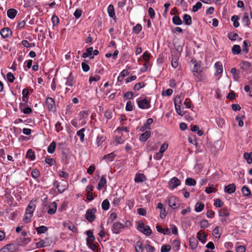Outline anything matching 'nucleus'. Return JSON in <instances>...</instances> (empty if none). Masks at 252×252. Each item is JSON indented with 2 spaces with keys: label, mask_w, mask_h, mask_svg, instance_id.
<instances>
[{
  "label": "nucleus",
  "mask_w": 252,
  "mask_h": 252,
  "mask_svg": "<svg viewBox=\"0 0 252 252\" xmlns=\"http://www.w3.org/2000/svg\"><path fill=\"white\" fill-rule=\"evenodd\" d=\"M35 209V205L34 203L31 201L26 208L25 217L23 219V220L25 223L30 222Z\"/></svg>",
  "instance_id": "nucleus-1"
},
{
  "label": "nucleus",
  "mask_w": 252,
  "mask_h": 252,
  "mask_svg": "<svg viewBox=\"0 0 252 252\" xmlns=\"http://www.w3.org/2000/svg\"><path fill=\"white\" fill-rule=\"evenodd\" d=\"M138 106L141 109H148L151 107V99L147 97H139L136 100Z\"/></svg>",
  "instance_id": "nucleus-2"
},
{
  "label": "nucleus",
  "mask_w": 252,
  "mask_h": 252,
  "mask_svg": "<svg viewBox=\"0 0 252 252\" xmlns=\"http://www.w3.org/2000/svg\"><path fill=\"white\" fill-rule=\"evenodd\" d=\"M175 110L177 114L181 116L185 114L184 111L181 108L182 105V99L180 96H176L174 101Z\"/></svg>",
  "instance_id": "nucleus-3"
},
{
  "label": "nucleus",
  "mask_w": 252,
  "mask_h": 252,
  "mask_svg": "<svg viewBox=\"0 0 252 252\" xmlns=\"http://www.w3.org/2000/svg\"><path fill=\"white\" fill-rule=\"evenodd\" d=\"M137 229L147 236H150L152 233V230L150 227L145 225L143 222H140L139 223Z\"/></svg>",
  "instance_id": "nucleus-4"
},
{
  "label": "nucleus",
  "mask_w": 252,
  "mask_h": 252,
  "mask_svg": "<svg viewBox=\"0 0 252 252\" xmlns=\"http://www.w3.org/2000/svg\"><path fill=\"white\" fill-rule=\"evenodd\" d=\"M96 212V209L93 208L88 209L85 214V218L89 222H93L95 219V214Z\"/></svg>",
  "instance_id": "nucleus-5"
},
{
  "label": "nucleus",
  "mask_w": 252,
  "mask_h": 252,
  "mask_svg": "<svg viewBox=\"0 0 252 252\" xmlns=\"http://www.w3.org/2000/svg\"><path fill=\"white\" fill-rule=\"evenodd\" d=\"M230 215L229 210L226 208H223L219 211V216L220 217V221L225 222L228 217Z\"/></svg>",
  "instance_id": "nucleus-6"
},
{
  "label": "nucleus",
  "mask_w": 252,
  "mask_h": 252,
  "mask_svg": "<svg viewBox=\"0 0 252 252\" xmlns=\"http://www.w3.org/2000/svg\"><path fill=\"white\" fill-rule=\"evenodd\" d=\"M181 184L180 180L177 177L172 178L168 182V188L173 190Z\"/></svg>",
  "instance_id": "nucleus-7"
},
{
  "label": "nucleus",
  "mask_w": 252,
  "mask_h": 252,
  "mask_svg": "<svg viewBox=\"0 0 252 252\" xmlns=\"http://www.w3.org/2000/svg\"><path fill=\"white\" fill-rule=\"evenodd\" d=\"M124 224L121 222L118 221L115 222L112 226V231L113 233L119 234L124 228Z\"/></svg>",
  "instance_id": "nucleus-8"
},
{
  "label": "nucleus",
  "mask_w": 252,
  "mask_h": 252,
  "mask_svg": "<svg viewBox=\"0 0 252 252\" xmlns=\"http://www.w3.org/2000/svg\"><path fill=\"white\" fill-rule=\"evenodd\" d=\"M46 105L49 111L52 112L56 111L55 102L52 97H49L46 98Z\"/></svg>",
  "instance_id": "nucleus-9"
},
{
  "label": "nucleus",
  "mask_w": 252,
  "mask_h": 252,
  "mask_svg": "<svg viewBox=\"0 0 252 252\" xmlns=\"http://www.w3.org/2000/svg\"><path fill=\"white\" fill-rule=\"evenodd\" d=\"M168 205L172 209H176L179 207V200L175 196H171L168 199Z\"/></svg>",
  "instance_id": "nucleus-10"
},
{
  "label": "nucleus",
  "mask_w": 252,
  "mask_h": 252,
  "mask_svg": "<svg viewBox=\"0 0 252 252\" xmlns=\"http://www.w3.org/2000/svg\"><path fill=\"white\" fill-rule=\"evenodd\" d=\"M51 243L49 239L45 238L44 239L41 240L39 242L36 244V249H40L49 246Z\"/></svg>",
  "instance_id": "nucleus-11"
},
{
  "label": "nucleus",
  "mask_w": 252,
  "mask_h": 252,
  "mask_svg": "<svg viewBox=\"0 0 252 252\" xmlns=\"http://www.w3.org/2000/svg\"><path fill=\"white\" fill-rule=\"evenodd\" d=\"M0 252H17L13 244H8L0 250Z\"/></svg>",
  "instance_id": "nucleus-12"
},
{
  "label": "nucleus",
  "mask_w": 252,
  "mask_h": 252,
  "mask_svg": "<svg viewBox=\"0 0 252 252\" xmlns=\"http://www.w3.org/2000/svg\"><path fill=\"white\" fill-rule=\"evenodd\" d=\"M0 34L2 37L3 38H6L12 34V31L8 28H3L1 30Z\"/></svg>",
  "instance_id": "nucleus-13"
},
{
  "label": "nucleus",
  "mask_w": 252,
  "mask_h": 252,
  "mask_svg": "<svg viewBox=\"0 0 252 252\" xmlns=\"http://www.w3.org/2000/svg\"><path fill=\"white\" fill-rule=\"evenodd\" d=\"M19 109L21 112L25 114H30L32 112V109L27 106H25L24 104L21 103L19 104Z\"/></svg>",
  "instance_id": "nucleus-14"
},
{
  "label": "nucleus",
  "mask_w": 252,
  "mask_h": 252,
  "mask_svg": "<svg viewBox=\"0 0 252 252\" xmlns=\"http://www.w3.org/2000/svg\"><path fill=\"white\" fill-rule=\"evenodd\" d=\"M224 191L227 193L231 194L235 192L236 186L234 184H231L224 187Z\"/></svg>",
  "instance_id": "nucleus-15"
},
{
  "label": "nucleus",
  "mask_w": 252,
  "mask_h": 252,
  "mask_svg": "<svg viewBox=\"0 0 252 252\" xmlns=\"http://www.w3.org/2000/svg\"><path fill=\"white\" fill-rule=\"evenodd\" d=\"M71 158V155L69 154H67L64 152L62 154V161L65 165H67L69 163V161Z\"/></svg>",
  "instance_id": "nucleus-16"
},
{
  "label": "nucleus",
  "mask_w": 252,
  "mask_h": 252,
  "mask_svg": "<svg viewBox=\"0 0 252 252\" xmlns=\"http://www.w3.org/2000/svg\"><path fill=\"white\" fill-rule=\"evenodd\" d=\"M106 184V179L105 175H102L98 182L97 189L101 190L103 188H105Z\"/></svg>",
  "instance_id": "nucleus-17"
},
{
  "label": "nucleus",
  "mask_w": 252,
  "mask_h": 252,
  "mask_svg": "<svg viewBox=\"0 0 252 252\" xmlns=\"http://www.w3.org/2000/svg\"><path fill=\"white\" fill-rule=\"evenodd\" d=\"M63 224L64 227H67L69 230L72 231L73 233H78V229L74 224L71 223H66L65 222H63Z\"/></svg>",
  "instance_id": "nucleus-18"
},
{
  "label": "nucleus",
  "mask_w": 252,
  "mask_h": 252,
  "mask_svg": "<svg viewBox=\"0 0 252 252\" xmlns=\"http://www.w3.org/2000/svg\"><path fill=\"white\" fill-rule=\"evenodd\" d=\"M240 65L243 71H246L250 69L251 63L248 61H243L241 62Z\"/></svg>",
  "instance_id": "nucleus-19"
},
{
  "label": "nucleus",
  "mask_w": 252,
  "mask_h": 252,
  "mask_svg": "<svg viewBox=\"0 0 252 252\" xmlns=\"http://www.w3.org/2000/svg\"><path fill=\"white\" fill-rule=\"evenodd\" d=\"M172 59L171 62V64L174 68H176L179 66V63L178 62L179 57L177 56H175L173 55H171Z\"/></svg>",
  "instance_id": "nucleus-20"
},
{
  "label": "nucleus",
  "mask_w": 252,
  "mask_h": 252,
  "mask_svg": "<svg viewBox=\"0 0 252 252\" xmlns=\"http://www.w3.org/2000/svg\"><path fill=\"white\" fill-rule=\"evenodd\" d=\"M230 73L232 75L233 80L235 81H238L240 78V73L235 68H232L230 70Z\"/></svg>",
  "instance_id": "nucleus-21"
},
{
  "label": "nucleus",
  "mask_w": 252,
  "mask_h": 252,
  "mask_svg": "<svg viewBox=\"0 0 252 252\" xmlns=\"http://www.w3.org/2000/svg\"><path fill=\"white\" fill-rule=\"evenodd\" d=\"M57 208V204L55 202H52L49 205V210L48 213L50 215L54 214L56 213Z\"/></svg>",
  "instance_id": "nucleus-22"
},
{
  "label": "nucleus",
  "mask_w": 252,
  "mask_h": 252,
  "mask_svg": "<svg viewBox=\"0 0 252 252\" xmlns=\"http://www.w3.org/2000/svg\"><path fill=\"white\" fill-rule=\"evenodd\" d=\"M242 22L244 26L249 27L251 24V20L249 17V14L248 13H245L242 19Z\"/></svg>",
  "instance_id": "nucleus-23"
},
{
  "label": "nucleus",
  "mask_w": 252,
  "mask_h": 252,
  "mask_svg": "<svg viewBox=\"0 0 252 252\" xmlns=\"http://www.w3.org/2000/svg\"><path fill=\"white\" fill-rule=\"evenodd\" d=\"M153 123V120L152 118H149L147 120L146 123L141 128L140 131H144L146 129H150V125Z\"/></svg>",
  "instance_id": "nucleus-24"
},
{
  "label": "nucleus",
  "mask_w": 252,
  "mask_h": 252,
  "mask_svg": "<svg viewBox=\"0 0 252 252\" xmlns=\"http://www.w3.org/2000/svg\"><path fill=\"white\" fill-rule=\"evenodd\" d=\"M93 51V47H89L86 49V52L82 54V57L86 58L90 57L91 59L94 58V56H92V52Z\"/></svg>",
  "instance_id": "nucleus-25"
},
{
  "label": "nucleus",
  "mask_w": 252,
  "mask_h": 252,
  "mask_svg": "<svg viewBox=\"0 0 252 252\" xmlns=\"http://www.w3.org/2000/svg\"><path fill=\"white\" fill-rule=\"evenodd\" d=\"M206 237L207 236L204 234V233L202 230H200L197 233V239L202 243H205L206 241Z\"/></svg>",
  "instance_id": "nucleus-26"
},
{
  "label": "nucleus",
  "mask_w": 252,
  "mask_h": 252,
  "mask_svg": "<svg viewBox=\"0 0 252 252\" xmlns=\"http://www.w3.org/2000/svg\"><path fill=\"white\" fill-rule=\"evenodd\" d=\"M216 69V73L218 74H221L223 71V66L221 62H218L215 64Z\"/></svg>",
  "instance_id": "nucleus-27"
},
{
  "label": "nucleus",
  "mask_w": 252,
  "mask_h": 252,
  "mask_svg": "<svg viewBox=\"0 0 252 252\" xmlns=\"http://www.w3.org/2000/svg\"><path fill=\"white\" fill-rule=\"evenodd\" d=\"M221 233L220 232V227L216 226L213 230V235L215 239L219 240L221 236Z\"/></svg>",
  "instance_id": "nucleus-28"
},
{
  "label": "nucleus",
  "mask_w": 252,
  "mask_h": 252,
  "mask_svg": "<svg viewBox=\"0 0 252 252\" xmlns=\"http://www.w3.org/2000/svg\"><path fill=\"white\" fill-rule=\"evenodd\" d=\"M75 81L73 76H72L71 73H70L69 76L66 78V82L65 83V85L72 87L75 84Z\"/></svg>",
  "instance_id": "nucleus-29"
},
{
  "label": "nucleus",
  "mask_w": 252,
  "mask_h": 252,
  "mask_svg": "<svg viewBox=\"0 0 252 252\" xmlns=\"http://www.w3.org/2000/svg\"><path fill=\"white\" fill-rule=\"evenodd\" d=\"M151 136L150 131H146L141 134L139 137V140L142 142H145Z\"/></svg>",
  "instance_id": "nucleus-30"
},
{
  "label": "nucleus",
  "mask_w": 252,
  "mask_h": 252,
  "mask_svg": "<svg viewBox=\"0 0 252 252\" xmlns=\"http://www.w3.org/2000/svg\"><path fill=\"white\" fill-rule=\"evenodd\" d=\"M17 13V11L14 8H10L7 11V16L10 19H13L15 17Z\"/></svg>",
  "instance_id": "nucleus-31"
},
{
  "label": "nucleus",
  "mask_w": 252,
  "mask_h": 252,
  "mask_svg": "<svg viewBox=\"0 0 252 252\" xmlns=\"http://www.w3.org/2000/svg\"><path fill=\"white\" fill-rule=\"evenodd\" d=\"M156 229L158 232L164 235L170 234V230L168 228H162L160 225H158L156 226Z\"/></svg>",
  "instance_id": "nucleus-32"
},
{
  "label": "nucleus",
  "mask_w": 252,
  "mask_h": 252,
  "mask_svg": "<svg viewBox=\"0 0 252 252\" xmlns=\"http://www.w3.org/2000/svg\"><path fill=\"white\" fill-rule=\"evenodd\" d=\"M26 157L32 161L34 160L35 159L34 152L32 149L28 150L27 152Z\"/></svg>",
  "instance_id": "nucleus-33"
},
{
  "label": "nucleus",
  "mask_w": 252,
  "mask_h": 252,
  "mask_svg": "<svg viewBox=\"0 0 252 252\" xmlns=\"http://www.w3.org/2000/svg\"><path fill=\"white\" fill-rule=\"evenodd\" d=\"M189 247L192 249H195L197 248L198 245L197 241L194 237L190 238L189 240Z\"/></svg>",
  "instance_id": "nucleus-34"
},
{
  "label": "nucleus",
  "mask_w": 252,
  "mask_h": 252,
  "mask_svg": "<svg viewBox=\"0 0 252 252\" xmlns=\"http://www.w3.org/2000/svg\"><path fill=\"white\" fill-rule=\"evenodd\" d=\"M135 249L136 252H144V246L140 241L136 242L135 245Z\"/></svg>",
  "instance_id": "nucleus-35"
},
{
  "label": "nucleus",
  "mask_w": 252,
  "mask_h": 252,
  "mask_svg": "<svg viewBox=\"0 0 252 252\" xmlns=\"http://www.w3.org/2000/svg\"><path fill=\"white\" fill-rule=\"evenodd\" d=\"M116 155L114 153L105 155L103 156V159H105L107 162H110L113 160Z\"/></svg>",
  "instance_id": "nucleus-36"
},
{
  "label": "nucleus",
  "mask_w": 252,
  "mask_h": 252,
  "mask_svg": "<svg viewBox=\"0 0 252 252\" xmlns=\"http://www.w3.org/2000/svg\"><path fill=\"white\" fill-rule=\"evenodd\" d=\"M183 22L187 25H190L192 23L191 17L189 14H185L183 16Z\"/></svg>",
  "instance_id": "nucleus-37"
},
{
  "label": "nucleus",
  "mask_w": 252,
  "mask_h": 252,
  "mask_svg": "<svg viewBox=\"0 0 252 252\" xmlns=\"http://www.w3.org/2000/svg\"><path fill=\"white\" fill-rule=\"evenodd\" d=\"M145 176L143 174H137L135 176L134 180L136 182L142 183L145 180Z\"/></svg>",
  "instance_id": "nucleus-38"
},
{
  "label": "nucleus",
  "mask_w": 252,
  "mask_h": 252,
  "mask_svg": "<svg viewBox=\"0 0 252 252\" xmlns=\"http://www.w3.org/2000/svg\"><path fill=\"white\" fill-rule=\"evenodd\" d=\"M107 12L110 17L113 18L115 17V12L114 11V6L110 4L107 8Z\"/></svg>",
  "instance_id": "nucleus-39"
},
{
  "label": "nucleus",
  "mask_w": 252,
  "mask_h": 252,
  "mask_svg": "<svg viewBox=\"0 0 252 252\" xmlns=\"http://www.w3.org/2000/svg\"><path fill=\"white\" fill-rule=\"evenodd\" d=\"M243 157L248 164H251L252 163V152L249 153H245Z\"/></svg>",
  "instance_id": "nucleus-40"
},
{
  "label": "nucleus",
  "mask_w": 252,
  "mask_h": 252,
  "mask_svg": "<svg viewBox=\"0 0 252 252\" xmlns=\"http://www.w3.org/2000/svg\"><path fill=\"white\" fill-rule=\"evenodd\" d=\"M85 128H82L81 129H80L79 130H78L76 133L78 137H79L80 140L81 142H83L84 141V136H85L84 132H85Z\"/></svg>",
  "instance_id": "nucleus-41"
},
{
  "label": "nucleus",
  "mask_w": 252,
  "mask_h": 252,
  "mask_svg": "<svg viewBox=\"0 0 252 252\" xmlns=\"http://www.w3.org/2000/svg\"><path fill=\"white\" fill-rule=\"evenodd\" d=\"M56 147V144L54 141H53L50 143L49 146L47 148V151L50 154H52L54 152Z\"/></svg>",
  "instance_id": "nucleus-42"
},
{
  "label": "nucleus",
  "mask_w": 252,
  "mask_h": 252,
  "mask_svg": "<svg viewBox=\"0 0 252 252\" xmlns=\"http://www.w3.org/2000/svg\"><path fill=\"white\" fill-rule=\"evenodd\" d=\"M242 192L243 194L245 196H249L251 194V191L250 189L246 186H244L242 188Z\"/></svg>",
  "instance_id": "nucleus-43"
},
{
  "label": "nucleus",
  "mask_w": 252,
  "mask_h": 252,
  "mask_svg": "<svg viewBox=\"0 0 252 252\" xmlns=\"http://www.w3.org/2000/svg\"><path fill=\"white\" fill-rule=\"evenodd\" d=\"M204 208V205L201 202H197L195 206V211L196 212H200L202 211Z\"/></svg>",
  "instance_id": "nucleus-44"
},
{
  "label": "nucleus",
  "mask_w": 252,
  "mask_h": 252,
  "mask_svg": "<svg viewBox=\"0 0 252 252\" xmlns=\"http://www.w3.org/2000/svg\"><path fill=\"white\" fill-rule=\"evenodd\" d=\"M192 72H202V67L199 63H195L194 64V66L192 68Z\"/></svg>",
  "instance_id": "nucleus-45"
},
{
  "label": "nucleus",
  "mask_w": 252,
  "mask_h": 252,
  "mask_svg": "<svg viewBox=\"0 0 252 252\" xmlns=\"http://www.w3.org/2000/svg\"><path fill=\"white\" fill-rule=\"evenodd\" d=\"M239 17L237 15H233L231 18V20L233 22V25L235 28H237L239 26V23L238 22Z\"/></svg>",
  "instance_id": "nucleus-46"
},
{
  "label": "nucleus",
  "mask_w": 252,
  "mask_h": 252,
  "mask_svg": "<svg viewBox=\"0 0 252 252\" xmlns=\"http://www.w3.org/2000/svg\"><path fill=\"white\" fill-rule=\"evenodd\" d=\"M89 115V112L87 111H81L79 112V117L81 120L86 119Z\"/></svg>",
  "instance_id": "nucleus-47"
},
{
  "label": "nucleus",
  "mask_w": 252,
  "mask_h": 252,
  "mask_svg": "<svg viewBox=\"0 0 252 252\" xmlns=\"http://www.w3.org/2000/svg\"><path fill=\"white\" fill-rule=\"evenodd\" d=\"M36 230L37 233H44L48 230V228L46 226L41 225L39 227H36Z\"/></svg>",
  "instance_id": "nucleus-48"
},
{
  "label": "nucleus",
  "mask_w": 252,
  "mask_h": 252,
  "mask_svg": "<svg viewBox=\"0 0 252 252\" xmlns=\"http://www.w3.org/2000/svg\"><path fill=\"white\" fill-rule=\"evenodd\" d=\"M172 22L176 25H181L182 24V21L178 16H174L172 18Z\"/></svg>",
  "instance_id": "nucleus-49"
},
{
  "label": "nucleus",
  "mask_w": 252,
  "mask_h": 252,
  "mask_svg": "<svg viewBox=\"0 0 252 252\" xmlns=\"http://www.w3.org/2000/svg\"><path fill=\"white\" fill-rule=\"evenodd\" d=\"M232 52L233 54H239L241 52V47L238 45H235L232 48Z\"/></svg>",
  "instance_id": "nucleus-50"
},
{
  "label": "nucleus",
  "mask_w": 252,
  "mask_h": 252,
  "mask_svg": "<svg viewBox=\"0 0 252 252\" xmlns=\"http://www.w3.org/2000/svg\"><path fill=\"white\" fill-rule=\"evenodd\" d=\"M110 203L107 199L103 201L101 204L102 208L104 210H107L109 208Z\"/></svg>",
  "instance_id": "nucleus-51"
},
{
  "label": "nucleus",
  "mask_w": 252,
  "mask_h": 252,
  "mask_svg": "<svg viewBox=\"0 0 252 252\" xmlns=\"http://www.w3.org/2000/svg\"><path fill=\"white\" fill-rule=\"evenodd\" d=\"M186 185L189 186H195L196 181L191 178H188L186 180Z\"/></svg>",
  "instance_id": "nucleus-52"
},
{
  "label": "nucleus",
  "mask_w": 252,
  "mask_h": 252,
  "mask_svg": "<svg viewBox=\"0 0 252 252\" xmlns=\"http://www.w3.org/2000/svg\"><path fill=\"white\" fill-rule=\"evenodd\" d=\"M58 174L60 177L63 178L64 179H67L69 176V174L67 172L61 170L58 171Z\"/></svg>",
  "instance_id": "nucleus-53"
},
{
  "label": "nucleus",
  "mask_w": 252,
  "mask_h": 252,
  "mask_svg": "<svg viewBox=\"0 0 252 252\" xmlns=\"http://www.w3.org/2000/svg\"><path fill=\"white\" fill-rule=\"evenodd\" d=\"M199 225L202 228H206L209 225V222L206 220H202L199 222Z\"/></svg>",
  "instance_id": "nucleus-54"
},
{
  "label": "nucleus",
  "mask_w": 252,
  "mask_h": 252,
  "mask_svg": "<svg viewBox=\"0 0 252 252\" xmlns=\"http://www.w3.org/2000/svg\"><path fill=\"white\" fill-rule=\"evenodd\" d=\"M117 218V215L116 213H112L110 214L107 220V223L112 222Z\"/></svg>",
  "instance_id": "nucleus-55"
},
{
  "label": "nucleus",
  "mask_w": 252,
  "mask_h": 252,
  "mask_svg": "<svg viewBox=\"0 0 252 252\" xmlns=\"http://www.w3.org/2000/svg\"><path fill=\"white\" fill-rule=\"evenodd\" d=\"M133 109V104L130 101H128L126 102V110L127 111H132Z\"/></svg>",
  "instance_id": "nucleus-56"
},
{
  "label": "nucleus",
  "mask_w": 252,
  "mask_h": 252,
  "mask_svg": "<svg viewBox=\"0 0 252 252\" xmlns=\"http://www.w3.org/2000/svg\"><path fill=\"white\" fill-rule=\"evenodd\" d=\"M31 175L34 179H37L40 175V172L37 169H33L32 171Z\"/></svg>",
  "instance_id": "nucleus-57"
},
{
  "label": "nucleus",
  "mask_w": 252,
  "mask_h": 252,
  "mask_svg": "<svg viewBox=\"0 0 252 252\" xmlns=\"http://www.w3.org/2000/svg\"><path fill=\"white\" fill-rule=\"evenodd\" d=\"M238 37V34L233 32H230L228 35L229 39L232 41L236 40Z\"/></svg>",
  "instance_id": "nucleus-58"
},
{
  "label": "nucleus",
  "mask_w": 252,
  "mask_h": 252,
  "mask_svg": "<svg viewBox=\"0 0 252 252\" xmlns=\"http://www.w3.org/2000/svg\"><path fill=\"white\" fill-rule=\"evenodd\" d=\"M145 248L146 249V252H155V248L150 245L149 243L145 244Z\"/></svg>",
  "instance_id": "nucleus-59"
},
{
  "label": "nucleus",
  "mask_w": 252,
  "mask_h": 252,
  "mask_svg": "<svg viewBox=\"0 0 252 252\" xmlns=\"http://www.w3.org/2000/svg\"><path fill=\"white\" fill-rule=\"evenodd\" d=\"M142 28V26L140 24H137L133 28V32L136 34H138L140 32Z\"/></svg>",
  "instance_id": "nucleus-60"
},
{
  "label": "nucleus",
  "mask_w": 252,
  "mask_h": 252,
  "mask_svg": "<svg viewBox=\"0 0 252 252\" xmlns=\"http://www.w3.org/2000/svg\"><path fill=\"white\" fill-rule=\"evenodd\" d=\"M193 76L195 77V80L197 82L201 81L202 79L201 72H193Z\"/></svg>",
  "instance_id": "nucleus-61"
},
{
  "label": "nucleus",
  "mask_w": 252,
  "mask_h": 252,
  "mask_svg": "<svg viewBox=\"0 0 252 252\" xmlns=\"http://www.w3.org/2000/svg\"><path fill=\"white\" fill-rule=\"evenodd\" d=\"M145 86V84L143 82L138 83L136 84L133 88L135 91H139L140 89L143 88Z\"/></svg>",
  "instance_id": "nucleus-62"
},
{
  "label": "nucleus",
  "mask_w": 252,
  "mask_h": 252,
  "mask_svg": "<svg viewBox=\"0 0 252 252\" xmlns=\"http://www.w3.org/2000/svg\"><path fill=\"white\" fill-rule=\"evenodd\" d=\"M57 189L58 191L61 193L67 189V186L66 185H59V187L57 188Z\"/></svg>",
  "instance_id": "nucleus-63"
},
{
  "label": "nucleus",
  "mask_w": 252,
  "mask_h": 252,
  "mask_svg": "<svg viewBox=\"0 0 252 252\" xmlns=\"http://www.w3.org/2000/svg\"><path fill=\"white\" fill-rule=\"evenodd\" d=\"M202 6V3L200 2H197L192 7V11L196 12Z\"/></svg>",
  "instance_id": "nucleus-64"
}]
</instances>
